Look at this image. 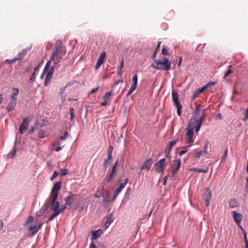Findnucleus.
Here are the masks:
<instances>
[{
    "instance_id": "f257e3e1",
    "label": "nucleus",
    "mask_w": 248,
    "mask_h": 248,
    "mask_svg": "<svg viewBox=\"0 0 248 248\" xmlns=\"http://www.w3.org/2000/svg\"><path fill=\"white\" fill-rule=\"evenodd\" d=\"M59 207L60 202L57 201V200L55 201L54 202H52V201H45V202L41 210L39 211V212L37 213V215L38 216H41L46 210H47L48 208H49L51 210L53 211V213L49 217L46 222H47L51 221L56 217L63 213L66 208H68V205H67L65 203V205L63 206H61V208H59Z\"/></svg>"
},
{
    "instance_id": "f03ea898",
    "label": "nucleus",
    "mask_w": 248,
    "mask_h": 248,
    "mask_svg": "<svg viewBox=\"0 0 248 248\" xmlns=\"http://www.w3.org/2000/svg\"><path fill=\"white\" fill-rule=\"evenodd\" d=\"M81 199L82 198L78 194L70 193L69 196L65 197L64 202L66 204L68 205V208H73L77 209L82 201Z\"/></svg>"
},
{
    "instance_id": "7ed1b4c3",
    "label": "nucleus",
    "mask_w": 248,
    "mask_h": 248,
    "mask_svg": "<svg viewBox=\"0 0 248 248\" xmlns=\"http://www.w3.org/2000/svg\"><path fill=\"white\" fill-rule=\"evenodd\" d=\"M171 63V62H169L167 58L164 57L162 58V61L155 59L154 63L152 64L151 66L156 69L168 70L170 68Z\"/></svg>"
},
{
    "instance_id": "20e7f679",
    "label": "nucleus",
    "mask_w": 248,
    "mask_h": 248,
    "mask_svg": "<svg viewBox=\"0 0 248 248\" xmlns=\"http://www.w3.org/2000/svg\"><path fill=\"white\" fill-rule=\"evenodd\" d=\"M61 186L62 182L61 181L54 184L50 194L46 201H52V202H54L55 201H56L58 196V191L61 189Z\"/></svg>"
},
{
    "instance_id": "39448f33",
    "label": "nucleus",
    "mask_w": 248,
    "mask_h": 248,
    "mask_svg": "<svg viewBox=\"0 0 248 248\" xmlns=\"http://www.w3.org/2000/svg\"><path fill=\"white\" fill-rule=\"evenodd\" d=\"M172 99L174 105L177 108V113L178 116H180L181 114V109L182 106L179 101L178 94L174 90H172L171 92Z\"/></svg>"
},
{
    "instance_id": "423d86ee",
    "label": "nucleus",
    "mask_w": 248,
    "mask_h": 248,
    "mask_svg": "<svg viewBox=\"0 0 248 248\" xmlns=\"http://www.w3.org/2000/svg\"><path fill=\"white\" fill-rule=\"evenodd\" d=\"M65 53V52L63 51L53 50V53L50 56V59H51V61H52L54 64H56L61 62L62 56L64 55Z\"/></svg>"
},
{
    "instance_id": "0eeeda50",
    "label": "nucleus",
    "mask_w": 248,
    "mask_h": 248,
    "mask_svg": "<svg viewBox=\"0 0 248 248\" xmlns=\"http://www.w3.org/2000/svg\"><path fill=\"white\" fill-rule=\"evenodd\" d=\"M187 131L186 133V143L189 144L187 147L191 146L192 143L194 141L193 136H194V128L193 127H187L186 128Z\"/></svg>"
},
{
    "instance_id": "6e6552de",
    "label": "nucleus",
    "mask_w": 248,
    "mask_h": 248,
    "mask_svg": "<svg viewBox=\"0 0 248 248\" xmlns=\"http://www.w3.org/2000/svg\"><path fill=\"white\" fill-rule=\"evenodd\" d=\"M166 159L165 158L160 159L157 163L155 164V171L158 173H160L164 171L166 168Z\"/></svg>"
},
{
    "instance_id": "1a4fd4ad",
    "label": "nucleus",
    "mask_w": 248,
    "mask_h": 248,
    "mask_svg": "<svg viewBox=\"0 0 248 248\" xmlns=\"http://www.w3.org/2000/svg\"><path fill=\"white\" fill-rule=\"evenodd\" d=\"M181 160L180 158L176 159L172 161V164L170 165L171 173L173 176L175 175L177 171L180 168Z\"/></svg>"
},
{
    "instance_id": "9d476101",
    "label": "nucleus",
    "mask_w": 248,
    "mask_h": 248,
    "mask_svg": "<svg viewBox=\"0 0 248 248\" xmlns=\"http://www.w3.org/2000/svg\"><path fill=\"white\" fill-rule=\"evenodd\" d=\"M118 164V161H117L114 165L113 166L111 171L108 175H107L103 180V183L104 184H108L109 181H110L113 178L116 171V166Z\"/></svg>"
},
{
    "instance_id": "9b49d317",
    "label": "nucleus",
    "mask_w": 248,
    "mask_h": 248,
    "mask_svg": "<svg viewBox=\"0 0 248 248\" xmlns=\"http://www.w3.org/2000/svg\"><path fill=\"white\" fill-rule=\"evenodd\" d=\"M55 67L54 66H51L50 68L48 70V72L46 73V78L44 81V86H47L48 84L49 83L52 77L54 72Z\"/></svg>"
},
{
    "instance_id": "f8f14e48",
    "label": "nucleus",
    "mask_w": 248,
    "mask_h": 248,
    "mask_svg": "<svg viewBox=\"0 0 248 248\" xmlns=\"http://www.w3.org/2000/svg\"><path fill=\"white\" fill-rule=\"evenodd\" d=\"M29 122L30 121L28 120V118L27 117H25L23 119V121L19 126V132L20 134H23L27 130L29 126Z\"/></svg>"
},
{
    "instance_id": "ddd939ff",
    "label": "nucleus",
    "mask_w": 248,
    "mask_h": 248,
    "mask_svg": "<svg viewBox=\"0 0 248 248\" xmlns=\"http://www.w3.org/2000/svg\"><path fill=\"white\" fill-rule=\"evenodd\" d=\"M152 165V159L151 158H148L143 163V165L140 168V171L146 169L147 170H149ZM141 171H140V172Z\"/></svg>"
},
{
    "instance_id": "4468645a",
    "label": "nucleus",
    "mask_w": 248,
    "mask_h": 248,
    "mask_svg": "<svg viewBox=\"0 0 248 248\" xmlns=\"http://www.w3.org/2000/svg\"><path fill=\"white\" fill-rule=\"evenodd\" d=\"M30 50V47L26 48L22 50V52L19 53L17 56L14 59L11 60L12 61H16V60H21L26 55L27 53Z\"/></svg>"
},
{
    "instance_id": "2eb2a0df",
    "label": "nucleus",
    "mask_w": 248,
    "mask_h": 248,
    "mask_svg": "<svg viewBox=\"0 0 248 248\" xmlns=\"http://www.w3.org/2000/svg\"><path fill=\"white\" fill-rule=\"evenodd\" d=\"M178 141L179 139L172 140L170 141L169 144L165 151L166 156L170 153L172 147L174 146Z\"/></svg>"
},
{
    "instance_id": "dca6fc26",
    "label": "nucleus",
    "mask_w": 248,
    "mask_h": 248,
    "mask_svg": "<svg viewBox=\"0 0 248 248\" xmlns=\"http://www.w3.org/2000/svg\"><path fill=\"white\" fill-rule=\"evenodd\" d=\"M54 51H63L66 52L65 49L63 47L61 40H58L55 45Z\"/></svg>"
},
{
    "instance_id": "f3484780",
    "label": "nucleus",
    "mask_w": 248,
    "mask_h": 248,
    "mask_svg": "<svg viewBox=\"0 0 248 248\" xmlns=\"http://www.w3.org/2000/svg\"><path fill=\"white\" fill-rule=\"evenodd\" d=\"M232 216L234 221L236 222V223L237 225L240 224L242 219V215L240 213H237L236 211H234L232 212Z\"/></svg>"
},
{
    "instance_id": "a211bd4d",
    "label": "nucleus",
    "mask_w": 248,
    "mask_h": 248,
    "mask_svg": "<svg viewBox=\"0 0 248 248\" xmlns=\"http://www.w3.org/2000/svg\"><path fill=\"white\" fill-rule=\"evenodd\" d=\"M203 199L205 202V205L206 206H209L210 204V201L211 199V192L208 190V188L203 195Z\"/></svg>"
},
{
    "instance_id": "6ab92c4d",
    "label": "nucleus",
    "mask_w": 248,
    "mask_h": 248,
    "mask_svg": "<svg viewBox=\"0 0 248 248\" xmlns=\"http://www.w3.org/2000/svg\"><path fill=\"white\" fill-rule=\"evenodd\" d=\"M16 105V101L15 100H12L10 101L6 107V110L8 112H10L15 108Z\"/></svg>"
},
{
    "instance_id": "aec40b11",
    "label": "nucleus",
    "mask_w": 248,
    "mask_h": 248,
    "mask_svg": "<svg viewBox=\"0 0 248 248\" xmlns=\"http://www.w3.org/2000/svg\"><path fill=\"white\" fill-rule=\"evenodd\" d=\"M91 233L92 234V239H96L101 235V234L103 233V232L101 230L99 229L96 231H93L91 232Z\"/></svg>"
},
{
    "instance_id": "412c9836",
    "label": "nucleus",
    "mask_w": 248,
    "mask_h": 248,
    "mask_svg": "<svg viewBox=\"0 0 248 248\" xmlns=\"http://www.w3.org/2000/svg\"><path fill=\"white\" fill-rule=\"evenodd\" d=\"M194 124V129L195 128L196 132H198L201 129V126L202 125L201 121H199L198 123H195V121L194 122H191L190 123V125Z\"/></svg>"
},
{
    "instance_id": "4be33fe9",
    "label": "nucleus",
    "mask_w": 248,
    "mask_h": 248,
    "mask_svg": "<svg viewBox=\"0 0 248 248\" xmlns=\"http://www.w3.org/2000/svg\"><path fill=\"white\" fill-rule=\"evenodd\" d=\"M128 183V179L126 178L124 180V182L120 185L119 187L117 188L115 192L119 194L122 190V189Z\"/></svg>"
},
{
    "instance_id": "5701e85b",
    "label": "nucleus",
    "mask_w": 248,
    "mask_h": 248,
    "mask_svg": "<svg viewBox=\"0 0 248 248\" xmlns=\"http://www.w3.org/2000/svg\"><path fill=\"white\" fill-rule=\"evenodd\" d=\"M13 90L14 91V92L11 95L10 98L12 99V100H15L16 101V97L19 93V90L17 88L15 87L13 88Z\"/></svg>"
},
{
    "instance_id": "b1692460",
    "label": "nucleus",
    "mask_w": 248,
    "mask_h": 248,
    "mask_svg": "<svg viewBox=\"0 0 248 248\" xmlns=\"http://www.w3.org/2000/svg\"><path fill=\"white\" fill-rule=\"evenodd\" d=\"M188 170L190 171H196L198 172H204L207 173L208 171V168H206L205 169H198L196 168H192L188 169Z\"/></svg>"
},
{
    "instance_id": "393cba45",
    "label": "nucleus",
    "mask_w": 248,
    "mask_h": 248,
    "mask_svg": "<svg viewBox=\"0 0 248 248\" xmlns=\"http://www.w3.org/2000/svg\"><path fill=\"white\" fill-rule=\"evenodd\" d=\"M112 158V155H108V157L105 160L104 162V168L105 169H106L108 168V165L109 164L110 161L111 160Z\"/></svg>"
},
{
    "instance_id": "a878e982",
    "label": "nucleus",
    "mask_w": 248,
    "mask_h": 248,
    "mask_svg": "<svg viewBox=\"0 0 248 248\" xmlns=\"http://www.w3.org/2000/svg\"><path fill=\"white\" fill-rule=\"evenodd\" d=\"M238 205L237 201L234 199H232L229 201V206L231 208L237 207Z\"/></svg>"
},
{
    "instance_id": "bb28decb",
    "label": "nucleus",
    "mask_w": 248,
    "mask_h": 248,
    "mask_svg": "<svg viewBox=\"0 0 248 248\" xmlns=\"http://www.w3.org/2000/svg\"><path fill=\"white\" fill-rule=\"evenodd\" d=\"M16 152V145H15L13 147V149H12L11 152L8 154V156L11 158H13L15 156Z\"/></svg>"
},
{
    "instance_id": "cd10ccee",
    "label": "nucleus",
    "mask_w": 248,
    "mask_h": 248,
    "mask_svg": "<svg viewBox=\"0 0 248 248\" xmlns=\"http://www.w3.org/2000/svg\"><path fill=\"white\" fill-rule=\"evenodd\" d=\"M38 66H36L35 67H34V72L33 73L31 74L30 78V80L31 81H32V82H33L35 81V74H36V71L38 70Z\"/></svg>"
},
{
    "instance_id": "c85d7f7f",
    "label": "nucleus",
    "mask_w": 248,
    "mask_h": 248,
    "mask_svg": "<svg viewBox=\"0 0 248 248\" xmlns=\"http://www.w3.org/2000/svg\"><path fill=\"white\" fill-rule=\"evenodd\" d=\"M69 114L70 115V120L72 121L74 120L75 118V111L73 108H70L69 110Z\"/></svg>"
},
{
    "instance_id": "c756f323",
    "label": "nucleus",
    "mask_w": 248,
    "mask_h": 248,
    "mask_svg": "<svg viewBox=\"0 0 248 248\" xmlns=\"http://www.w3.org/2000/svg\"><path fill=\"white\" fill-rule=\"evenodd\" d=\"M110 202V198L109 197L108 195H107V196L103 197V202L105 205H106L107 204Z\"/></svg>"
},
{
    "instance_id": "7c9ffc66",
    "label": "nucleus",
    "mask_w": 248,
    "mask_h": 248,
    "mask_svg": "<svg viewBox=\"0 0 248 248\" xmlns=\"http://www.w3.org/2000/svg\"><path fill=\"white\" fill-rule=\"evenodd\" d=\"M113 213H111L106 217V222L111 224L113 221Z\"/></svg>"
},
{
    "instance_id": "2f4dec72",
    "label": "nucleus",
    "mask_w": 248,
    "mask_h": 248,
    "mask_svg": "<svg viewBox=\"0 0 248 248\" xmlns=\"http://www.w3.org/2000/svg\"><path fill=\"white\" fill-rule=\"evenodd\" d=\"M106 54L105 52L101 53V54L99 56L98 61L103 63L105 58L106 57Z\"/></svg>"
},
{
    "instance_id": "473e14b6",
    "label": "nucleus",
    "mask_w": 248,
    "mask_h": 248,
    "mask_svg": "<svg viewBox=\"0 0 248 248\" xmlns=\"http://www.w3.org/2000/svg\"><path fill=\"white\" fill-rule=\"evenodd\" d=\"M52 62V61H51V59H50V60L49 61H48L46 62V64L45 66V67L44 68V71H47L50 68V65H51V62Z\"/></svg>"
},
{
    "instance_id": "72a5a7b5",
    "label": "nucleus",
    "mask_w": 248,
    "mask_h": 248,
    "mask_svg": "<svg viewBox=\"0 0 248 248\" xmlns=\"http://www.w3.org/2000/svg\"><path fill=\"white\" fill-rule=\"evenodd\" d=\"M46 136V132L44 131L40 130L39 131L38 133V136L41 138H44Z\"/></svg>"
},
{
    "instance_id": "f704fd0d",
    "label": "nucleus",
    "mask_w": 248,
    "mask_h": 248,
    "mask_svg": "<svg viewBox=\"0 0 248 248\" xmlns=\"http://www.w3.org/2000/svg\"><path fill=\"white\" fill-rule=\"evenodd\" d=\"M138 84V76L137 75H135L132 78V85H134V86L137 87V85Z\"/></svg>"
},
{
    "instance_id": "c9c22d12",
    "label": "nucleus",
    "mask_w": 248,
    "mask_h": 248,
    "mask_svg": "<svg viewBox=\"0 0 248 248\" xmlns=\"http://www.w3.org/2000/svg\"><path fill=\"white\" fill-rule=\"evenodd\" d=\"M60 171H61L60 174V176L61 177L67 175L69 171L68 169H61Z\"/></svg>"
},
{
    "instance_id": "e433bc0d",
    "label": "nucleus",
    "mask_w": 248,
    "mask_h": 248,
    "mask_svg": "<svg viewBox=\"0 0 248 248\" xmlns=\"http://www.w3.org/2000/svg\"><path fill=\"white\" fill-rule=\"evenodd\" d=\"M206 91V88L202 87L201 88H199L197 89L194 93L198 95L199 94L202 93L203 92Z\"/></svg>"
},
{
    "instance_id": "4c0bfd02",
    "label": "nucleus",
    "mask_w": 248,
    "mask_h": 248,
    "mask_svg": "<svg viewBox=\"0 0 248 248\" xmlns=\"http://www.w3.org/2000/svg\"><path fill=\"white\" fill-rule=\"evenodd\" d=\"M136 87L134 86V85H131L130 88L129 89L128 92L127 93V96H128L130 95L136 89Z\"/></svg>"
},
{
    "instance_id": "58836bf2",
    "label": "nucleus",
    "mask_w": 248,
    "mask_h": 248,
    "mask_svg": "<svg viewBox=\"0 0 248 248\" xmlns=\"http://www.w3.org/2000/svg\"><path fill=\"white\" fill-rule=\"evenodd\" d=\"M169 48L164 46L162 49V54L164 55H167L168 54Z\"/></svg>"
},
{
    "instance_id": "ea45409f",
    "label": "nucleus",
    "mask_w": 248,
    "mask_h": 248,
    "mask_svg": "<svg viewBox=\"0 0 248 248\" xmlns=\"http://www.w3.org/2000/svg\"><path fill=\"white\" fill-rule=\"evenodd\" d=\"M111 94V92L106 93L103 96V99L108 101L109 100L110 96Z\"/></svg>"
},
{
    "instance_id": "a19ab883",
    "label": "nucleus",
    "mask_w": 248,
    "mask_h": 248,
    "mask_svg": "<svg viewBox=\"0 0 248 248\" xmlns=\"http://www.w3.org/2000/svg\"><path fill=\"white\" fill-rule=\"evenodd\" d=\"M60 172H57L56 171H54L53 175L51 176V177L50 178V180L51 181H53L57 176H60Z\"/></svg>"
},
{
    "instance_id": "79ce46f5",
    "label": "nucleus",
    "mask_w": 248,
    "mask_h": 248,
    "mask_svg": "<svg viewBox=\"0 0 248 248\" xmlns=\"http://www.w3.org/2000/svg\"><path fill=\"white\" fill-rule=\"evenodd\" d=\"M228 152V150L227 148H226L225 149V150L224 151L223 156L222 157V159H221L222 161H225V159H226V158L227 157Z\"/></svg>"
},
{
    "instance_id": "37998d69",
    "label": "nucleus",
    "mask_w": 248,
    "mask_h": 248,
    "mask_svg": "<svg viewBox=\"0 0 248 248\" xmlns=\"http://www.w3.org/2000/svg\"><path fill=\"white\" fill-rule=\"evenodd\" d=\"M204 153V152H202V151H200L198 153H197L195 155H194V157L195 158H199L201 157V155Z\"/></svg>"
},
{
    "instance_id": "c03bdc74",
    "label": "nucleus",
    "mask_w": 248,
    "mask_h": 248,
    "mask_svg": "<svg viewBox=\"0 0 248 248\" xmlns=\"http://www.w3.org/2000/svg\"><path fill=\"white\" fill-rule=\"evenodd\" d=\"M42 226V224L39 225L38 226V228L35 230L32 231L31 232V235L32 236L34 235L38 232V231L41 228Z\"/></svg>"
},
{
    "instance_id": "a18cd8bd",
    "label": "nucleus",
    "mask_w": 248,
    "mask_h": 248,
    "mask_svg": "<svg viewBox=\"0 0 248 248\" xmlns=\"http://www.w3.org/2000/svg\"><path fill=\"white\" fill-rule=\"evenodd\" d=\"M33 217L32 216H30L27 220L26 221L25 224H27L33 220Z\"/></svg>"
},
{
    "instance_id": "49530a36",
    "label": "nucleus",
    "mask_w": 248,
    "mask_h": 248,
    "mask_svg": "<svg viewBox=\"0 0 248 248\" xmlns=\"http://www.w3.org/2000/svg\"><path fill=\"white\" fill-rule=\"evenodd\" d=\"M113 147L112 145H110L108 147V155H112V151L113 150Z\"/></svg>"
},
{
    "instance_id": "de8ad7c7",
    "label": "nucleus",
    "mask_w": 248,
    "mask_h": 248,
    "mask_svg": "<svg viewBox=\"0 0 248 248\" xmlns=\"http://www.w3.org/2000/svg\"><path fill=\"white\" fill-rule=\"evenodd\" d=\"M214 85H215V83H214V82H209L206 85L204 86L203 87H205L206 90L207 89L211 88V87L213 86Z\"/></svg>"
},
{
    "instance_id": "09e8293b",
    "label": "nucleus",
    "mask_w": 248,
    "mask_h": 248,
    "mask_svg": "<svg viewBox=\"0 0 248 248\" xmlns=\"http://www.w3.org/2000/svg\"><path fill=\"white\" fill-rule=\"evenodd\" d=\"M187 147H185H185H183V148H184V149H186V148H187ZM187 152V150H186V149L182 150H181V151L179 152V155H180V156H182L183 155H184V154H185V153H186Z\"/></svg>"
},
{
    "instance_id": "8fccbe9b",
    "label": "nucleus",
    "mask_w": 248,
    "mask_h": 248,
    "mask_svg": "<svg viewBox=\"0 0 248 248\" xmlns=\"http://www.w3.org/2000/svg\"><path fill=\"white\" fill-rule=\"evenodd\" d=\"M248 120V108L246 109V113L244 116L243 120L246 121Z\"/></svg>"
},
{
    "instance_id": "3c124183",
    "label": "nucleus",
    "mask_w": 248,
    "mask_h": 248,
    "mask_svg": "<svg viewBox=\"0 0 248 248\" xmlns=\"http://www.w3.org/2000/svg\"><path fill=\"white\" fill-rule=\"evenodd\" d=\"M204 117L202 115L199 119H195L194 120L195 121V123H198L199 121H201V122H202H202H203V121L204 120Z\"/></svg>"
},
{
    "instance_id": "603ef678",
    "label": "nucleus",
    "mask_w": 248,
    "mask_h": 248,
    "mask_svg": "<svg viewBox=\"0 0 248 248\" xmlns=\"http://www.w3.org/2000/svg\"><path fill=\"white\" fill-rule=\"evenodd\" d=\"M36 229H37V226L36 225H33V226H30L28 230L30 232H31V231L32 232V231L35 230Z\"/></svg>"
},
{
    "instance_id": "864d4df0",
    "label": "nucleus",
    "mask_w": 248,
    "mask_h": 248,
    "mask_svg": "<svg viewBox=\"0 0 248 248\" xmlns=\"http://www.w3.org/2000/svg\"><path fill=\"white\" fill-rule=\"evenodd\" d=\"M103 63L97 60L95 64V69H98Z\"/></svg>"
},
{
    "instance_id": "5fc2aeb1",
    "label": "nucleus",
    "mask_w": 248,
    "mask_h": 248,
    "mask_svg": "<svg viewBox=\"0 0 248 248\" xmlns=\"http://www.w3.org/2000/svg\"><path fill=\"white\" fill-rule=\"evenodd\" d=\"M67 132H65L64 134L61 137L60 139L62 140H65L66 139L67 137Z\"/></svg>"
},
{
    "instance_id": "6e6d98bb",
    "label": "nucleus",
    "mask_w": 248,
    "mask_h": 248,
    "mask_svg": "<svg viewBox=\"0 0 248 248\" xmlns=\"http://www.w3.org/2000/svg\"><path fill=\"white\" fill-rule=\"evenodd\" d=\"M232 73V70L231 69H229L227 72L226 73L225 76H224V78H225L226 77H227L228 76H229L230 74Z\"/></svg>"
},
{
    "instance_id": "4d7b16f0",
    "label": "nucleus",
    "mask_w": 248,
    "mask_h": 248,
    "mask_svg": "<svg viewBox=\"0 0 248 248\" xmlns=\"http://www.w3.org/2000/svg\"><path fill=\"white\" fill-rule=\"evenodd\" d=\"M168 176H165L163 178V186H165L167 184V182L168 181Z\"/></svg>"
},
{
    "instance_id": "13d9d810",
    "label": "nucleus",
    "mask_w": 248,
    "mask_h": 248,
    "mask_svg": "<svg viewBox=\"0 0 248 248\" xmlns=\"http://www.w3.org/2000/svg\"><path fill=\"white\" fill-rule=\"evenodd\" d=\"M66 86H64V87L61 88L60 93L62 94L63 93H64L65 92V91L66 90Z\"/></svg>"
},
{
    "instance_id": "bf43d9fd",
    "label": "nucleus",
    "mask_w": 248,
    "mask_h": 248,
    "mask_svg": "<svg viewBox=\"0 0 248 248\" xmlns=\"http://www.w3.org/2000/svg\"><path fill=\"white\" fill-rule=\"evenodd\" d=\"M99 89V87L98 86L96 88H94V89H92V90L90 91V93H96Z\"/></svg>"
},
{
    "instance_id": "052dcab7",
    "label": "nucleus",
    "mask_w": 248,
    "mask_h": 248,
    "mask_svg": "<svg viewBox=\"0 0 248 248\" xmlns=\"http://www.w3.org/2000/svg\"><path fill=\"white\" fill-rule=\"evenodd\" d=\"M222 114L220 113H218L216 117V119H222Z\"/></svg>"
},
{
    "instance_id": "680f3d73",
    "label": "nucleus",
    "mask_w": 248,
    "mask_h": 248,
    "mask_svg": "<svg viewBox=\"0 0 248 248\" xmlns=\"http://www.w3.org/2000/svg\"><path fill=\"white\" fill-rule=\"evenodd\" d=\"M118 195H119V194L118 193H116V192H114V195H113V198L112 200V201H113L115 200V199L116 198V197L118 196Z\"/></svg>"
},
{
    "instance_id": "e2e57ef3",
    "label": "nucleus",
    "mask_w": 248,
    "mask_h": 248,
    "mask_svg": "<svg viewBox=\"0 0 248 248\" xmlns=\"http://www.w3.org/2000/svg\"><path fill=\"white\" fill-rule=\"evenodd\" d=\"M118 195H119V194L118 193H116V192H114V195H113V198L112 200V201H113L115 200V199L116 198V197L118 196Z\"/></svg>"
},
{
    "instance_id": "0e129e2a",
    "label": "nucleus",
    "mask_w": 248,
    "mask_h": 248,
    "mask_svg": "<svg viewBox=\"0 0 248 248\" xmlns=\"http://www.w3.org/2000/svg\"><path fill=\"white\" fill-rule=\"evenodd\" d=\"M90 248H97V247L92 242L90 244Z\"/></svg>"
},
{
    "instance_id": "69168bd1",
    "label": "nucleus",
    "mask_w": 248,
    "mask_h": 248,
    "mask_svg": "<svg viewBox=\"0 0 248 248\" xmlns=\"http://www.w3.org/2000/svg\"><path fill=\"white\" fill-rule=\"evenodd\" d=\"M207 146H208V144H206V145H205V147H204V151H202V152H204V153H207L208 152H207Z\"/></svg>"
},
{
    "instance_id": "338daca9",
    "label": "nucleus",
    "mask_w": 248,
    "mask_h": 248,
    "mask_svg": "<svg viewBox=\"0 0 248 248\" xmlns=\"http://www.w3.org/2000/svg\"><path fill=\"white\" fill-rule=\"evenodd\" d=\"M182 57L181 56L179 58V61L178 63V65L179 66L182 62Z\"/></svg>"
},
{
    "instance_id": "774afa93",
    "label": "nucleus",
    "mask_w": 248,
    "mask_h": 248,
    "mask_svg": "<svg viewBox=\"0 0 248 248\" xmlns=\"http://www.w3.org/2000/svg\"><path fill=\"white\" fill-rule=\"evenodd\" d=\"M107 104V101L106 100H104L101 103V105L102 106H106Z\"/></svg>"
}]
</instances>
